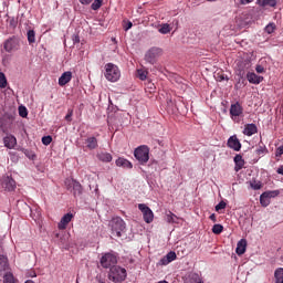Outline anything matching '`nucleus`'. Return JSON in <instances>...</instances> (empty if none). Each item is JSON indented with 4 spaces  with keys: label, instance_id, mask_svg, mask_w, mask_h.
Wrapping results in <instances>:
<instances>
[{
    "label": "nucleus",
    "instance_id": "nucleus-1",
    "mask_svg": "<svg viewBox=\"0 0 283 283\" xmlns=\"http://www.w3.org/2000/svg\"><path fill=\"white\" fill-rule=\"evenodd\" d=\"M17 117V112L12 108H3L2 115L0 117V127L2 132L10 129L12 123H14V118Z\"/></svg>",
    "mask_w": 283,
    "mask_h": 283
},
{
    "label": "nucleus",
    "instance_id": "nucleus-2",
    "mask_svg": "<svg viewBox=\"0 0 283 283\" xmlns=\"http://www.w3.org/2000/svg\"><path fill=\"white\" fill-rule=\"evenodd\" d=\"M105 72L104 76L106 81H109L111 83H116L120 80V69L114 63H107L104 66Z\"/></svg>",
    "mask_w": 283,
    "mask_h": 283
},
{
    "label": "nucleus",
    "instance_id": "nucleus-3",
    "mask_svg": "<svg viewBox=\"0 0 283 283\" xmlns=\"http://www.w3.org/2000/svg\"><path fill=\"white\" fill-rule=\"evenodd\" d=\"M108 280L114 283L125 282L127 280V270L120 266H112L108 272Z\"/></svg>",
    "mask_w": 283,
    "mask_h": 283
},
{
    "label": "nucleus",
    "instance_id": "nucleus-4",
    "mask_svg": "<svg viewBox=\"0 0 283 283\" xmlns=\"http://www.w3.org/2000/svg\"><path fill=\"white\" fill-rule=\"evenodd\" d=\"M109 224L112 229V234L115 238H122L123 232H125L126 229L125 220H123V218L120 217H115L111 220Z\"/></svg>",
    "mask_w": 283,
    "mask_h": 283
},
{
    "label": "nucleus",
    "instance_id": "nucleus-5",
    "mask_svg": "<svg viewBox=\"0 0 283 283\" xmlns=\"http://www.w3.org/2000/svg\"><path fill=\"white\" fill-rule=\"evenodd\" d=\"M64 185L71 193H73L74 198H77V196L83 195V186L81 182L76 181L75 179H65Z\"/></svg>",
    "mask_w": 283,
    "mask_h": 283
},
{
    "label": "nucleus",
    "instance_id": "nucleus-6",
    "mask_svg": "<svg viewBox=\"0 0 283 283\" xmlns=\"http://www.w3.org/2000/svg\"><path fill=\"white\" fill-rule=\"evenodd\" d=\"M134 156L139 165H147V163H149V147L139 146L135 149Z\"/></svg>",
    "mask_w": 283,
    "mask_h": 283
},
{
    "label": "nucleus",
    "instance_id": "nucleus-7",
    "mask_svg": "<svg viewBox=\"0 0 283 283\" xmlns=\"http://www.w3.org/2000/svg\"><path fill=\"white\" fill-rule=\"evenodd\" d=\"M3 50H6L9 54L12 52H18L21 50V40L17 36L9 38L3 43Z\"/></svg>",
    "mask_w": 283,
    "mask_h": 283
},
{
    "label": "nucleus",
    "instance_id": "nucleus-8",
    "mask_svg": "<svg viewBox=\"0 0 283 283\" xmlns=\"http://www.w3.org/2000/svg\"><path fill=\"white\" fill-rule=\"evenodd\" d=\"M0 187L4 191H14L17 189V181L11 176L4 175L0 178Z\"/></svg>",
    "mask_w": 283,
    "mask_h": 283
},
{
    "label": "nucleus",
    "instance_id": "nucleus-9",
    "mask_svg": "<svg viewBox=\"0 0 283 283\" xmlns=\"http://www.w3.org/2000/svg\"><path fill=\"white\" fill-rule=\"evenodd\" d=\"M138 209L143 213L144 222L151 224V222H154V211L145 203H139Z\"/></svg>",
    "mask_w": 283,
    "mask_h": 283
},
{
    "label": "nucleus",
    "instance_id": "nucleus-10",
    "mask_svg": "<svg viewBox=\"0 0 283 283\" xmlns=\"http://www.w3.org/2000/svg\"><path fill=\"white\" fill-rule=\"evenodd\" d=\"M158 56H163V49L160 48H151L145 55V60L147 63L154 65L156 63Z\"/></svg>",
    "mask_w": 283,
    "mask_h": 283
},
{
    "label": "nucleus",
    "instance_id": "nucleus-11",
    "mask_svg": "<svg viewBox=\"0 0 283 283\" xmlns=\"http://www.w3.org/2000/svg\"><path fill=\"white\" fill-rule=\"evenodd\" d=\"M117 262H118V259L116 258V255L112 253H105L101 259V264L103 269H109L111 266H115Z\"/></svg>",
    "mask_w": 283,
    "mask_h": 283
},
{
    "label": "nucleus",
    "instance_id": "nucleus-12",
    "mask_svg": "<svg viewBox=\"0 0 283 283\" xmlns=\"http://www.w3.org/2000/svg\"><path fill=\"white\" fill-rule=\"evenodd\" d=\"M74 214H72V212L64 214L61 221L57 223V229L60 231H65V229H67V226L72 222Z\"/></svg>",
    "mask_w": 283,
    "mask_h": 283
},
{
    "label": "nucleus",
    "instance_id": "nucleus-13",
    "mask_svg": "<svg viewBox=\"0 0 283 283\" xmlns=\"http://www.w3.org/2000/svg\"><path fill=\"white\" fill-rule=\"evenodd\" d=\"M227 145L230 149H233V151H240V149H242V144L240 143V139H238V136L235 135L231 136L228 139Z\"/></svg>",
    "mask_w": 283,
    "mask_h": 283
},
{
    "label": "nucleus",
    "instance_id": "nucleus-14",
    "mask_svg": "<svg viewBox=\"0 0 283 283\" xmlns=\"http://www.w3.org/2000/svg\"><path fill=\"white\" fill-rule=\"evenodd\" d=\"M271 198H275V192L273 191L263 192L260 196V202L262 207H269V205H271Z\"/></svg>",
    "mask_w": 283,
    "mask_h": 283
},
{
    "label": "nucleus",
    "instance_id": "nucleus-15",
    "mask_svg": "<svg viewBox=\"0 0 283 283\" xmlns=\"http://www.w3.org/2000/svg\"><path fill=\"white\" fill-rule=\"evenodd\" d=\"M181 109V111H180ZM188 108L168 107L167 112L170 116L178 118L179 116H187Z\"/></svg>",
    "mask_w": 283,
    "mask_h": 283
},
{
    "label": "nucleus",
    "instance_id": "nucleus-16",
    "mask_svg": "<svg viewBox=\"0 0 283 283\" xmlns=\"http://www.w3.org/2000/svg\"><path fill=\"white\" fill-rule=\"evenodd\" d=\"M247 78H248L249 83H252V85H260V83H262V81H264L263 76H260L252 72H249L247 74Z\"/></svg>",
    "mask_w": 283,
    "mask_h": 283
},
{
    "label": "nucleus",
    "instance_id": "nucleus-17",
    "mask_svg": "<svg viewBox=\"0 0 283 283\" xmlns=\"http://www.w3.org/2000/svg\"><path fill=\"white\" fill-rule=\"evenodd\" d=\"M3 143L7 149H14V147H17V137H14L13 135H7L3 138Z\"/></svg>",
    "mask_w": 283,
    "mask_h": 283
},
{
    "label": "nucleus",
    "instance_id": "nucleus-18",
    "mask_svg": "<svg viewBox=\"0 0 283 283\" xmlns=\"http://www.w3.org/2000/svg\"><path fill=\"white\" fill-rule=\"evenodd\" d=\"M177 255L176 252L170 251L167 253V255H165L160 261L159 264H161V266H167V264H171V262H174V260H176Z\"/></svg>",
    "mask_w": 283,
    "mask_h": 283
},
{
    "label": "nucleus",
    "instance_id": "nucleus-19",
    "mask_svg": "<svg viewBox=\"0 0 283 283\" xmlns=\"http://www.w3.org/2000/svg\"><path fill=\"white\" fill-rule=\"evenodd\" d=\"M70 81H72V72L66 71L60 76L59 86L64 87V85H67V83H70Z\"/></svg>",
    "mask_w": 283,
    "mask_h": 283
},
{
    "label": "nucleus",
    "instance_id": "nucleus-20",
    "mask_svg": "<svg viewBox=\"0 0 283 283\" xmlns=\"http://www.w3.org/2000/svg\"><path fill=\"white\" fill-rule=\"evenodd\" d=\"M96 158L101 161V163H112V160L114 159V157L112 156V154L107 153V151H99L96 155Z\"/></svg>",
    "mask_w": 283,
    "mask_h": 283
},
{
    "label": "nucleus",
    "instance_id": "nucleus-21",
    "mask_svg": "<svg viewBox=\"0 0 283 283\" xmlns=\"http://www.w3.org/2000/svg\"><path fill=\"white\" fill-rule=\"evenodd\" d=\"M115 165L117 167H123L124 169H132L134 167V165H132V161H129L123 157L117 158L115 161Z\"/></svg>",
    "mask_w": 283,
    "mask_h": 283
},
{
    "label": "nucleus",
    "instance_id": "nucleus-22",
    "mask_svg": "<svg viewBox=\"0 0 283 283\" xmlns=\"http://www.w3.org/2000/svg\"><path fill=\"white\" fill-rule=\"evenodd\" d=\"M237 255H244L247 253V241L244 239H241L235 249Z\"/></svg>",
    "mask_w": 283,
    "mask_h": 283
},
{
    "label": "nucleus",
    "instance_id": "nucleus-23",
    "mask_svg": "<svg viewBox=\"0 0 283 283\" xmlns=\"http://www.w3.org/2000/svg\"><path fill=\"white\" fill-rule=\"evenodd\" d=\"M256 3L261 6V8H275L277 0H256Z\"/></svg>",
    "mask_w": 283,
    "mask_h": 283
},
{
    "label": "nucleus",
    "instance_id": "nucleus-24",
    "mask_svg": "<svg viewBox=\"0 0 283 283\" xmlns=\"http://www.w3.org/2000/svg\"><path fill=\"white\" fill-rule=\"evenodd\" d=\"M245 136H253V134H258V126L255 124H248L243 130Z\"/></svg>",
    "mask_w": 283,
    "mask_h": 283
},
{
    "label": "nucleus",
    "instance_id": "nucleus-25",
    "mask_svg": "<svg viewBox=\"0 0 283 283\" xmlns=\"http://www.w3.org/2000/svg\"><path fill=\"white\" fill-rule=\"evenodd\" d=\"M234 170L240 171L244 168V159L242 158V155H235L234 157Z\"/></svg>",
    "mask_w": 283,
    "mask_h": 283
},
{
    "label": "nucleus",
    "instance_id": "nucleus-26",
    "mask_svg": "<svg viewBox=\"0 0 283 283\" xmlns=\"http://www.w3.org/2000/svg\"><path fill=\"white\" fill-rule=\"evenodd\" d=\"M85 145L87 149H96V147H98V139H96V137H88L85 140Z\"/></svg>",
    "mask_w": 283,
    "mask_h": 283
},
{
    "label": "nucleus",
    "instance_id": "nucleus-27",
    "mask_svg": "<svg viewBox=\"0 0 283 283\" xmlns=\"http://www.w3.org/2000/svg\"><path fill=\"white\" fill-rule=\"evenodd\" d=\"M230 115L233 120H237L239 116H242V107H231Z\"/></svg>",
    "mask_w": 283,
    "mask_h": 283
},
{
    "label": "nucleus",
    "instance_id": "nucleus-28",
    "mask_svg": "<svg viewBox=\"0 0 283 283\" xmlns=\"http://www.w3.org/2000/svg\"><path fill=\"white\" fill-rule=\"evenodd\" d=\"M275 283H283V268H279L274 271Z\"/></svg>",
    "mask_w": 283,
    "mask_h": 283
},
{
    "label": "nucleus",
    "instance_id": "nucleus-29",
    "mask_svg": "<svg viewBox=\"0 0 283 283\" xmlns=\"http://www.w3.org/2000/svg\"><path fill=\"white\" fill-rule=\"evenodd\" d=\"M2 271H8V258L6 255H0V273Z\"/></svg>",
    "mask_w": 283,
    "mask_h": 283
},
{
    "label": "nucleus",
    "instance_id": "nucleus-30",
    "mask_svg": "<svg viewBox=\"0 0 283 283\" xmlns=\"http://www.w3.org/2000/svg\"><path fill=\"white\" fill-rule=\"evenodd\" d=\"M158 32L160 34H169L171 32V27L168 23L161 24V27L158 29Z\"/></svg>",
    "mask_w": 283,
    "mask_h": 283
},
{
    "label": "nucleus",
    "instance_id": "nucleus-31",
    "mask_svg": "<svg viewBox=\"0 0 283 283\" xmlns=\"http://www.w3.org/2000/svg\"><path fill=\"white\" fill-rule=\"evenodd\" d=\"M27 36H28V41L30 43V45H32V43H35L36 42V33L34 32V30H29L28 33H27Z\"/></svg>",
    "mask_w": 283,
    "mask_h": 283
},
{
    "label": "nucleus",
    "instance_id": "nucleus-32",
    "mask_svg": "<svg viewBox=\"0 0 283 283\" xmlns=\"http://www.w3.org/2000/svg\"><path fill=\"white\" fill-rule=\"evenodd\" d=\"M0 87L1 90H6V87H8V78L3 72H0Z\"/></svg>",
    "mask_w": 283,
    "mask_h": 283
},
{
    "label": "nucleus",
    "instance_id": "nucleus-33",
    "mask_svg": "<svg viewBox=\"0 0 283 283\" xmlns=\"http://www.w3.org/2000/svg\"><path fill=\"white\" fill-rule=\"evenodd\" d=\"M222 231H224V227H222L220 223H217L212 227V233H214V235H220Z\"/></svg>",
    "mask_w": 283,
    "mask_h": 283
},
{
    "label": "nucleus",
    "instance_id": "nucleus-34",
    "mask_svg": "<svg viewBox=\"0 0 283 283\" xmlns=\"http://www.w3.org/2000/svg\"><path fill=\"white\" fill-rule=\"evenodd\" d=\"M3 283H17V280H14V275L9 272L4 274Z\"/></svg>",
    "mask_w": 283,
    "mask_h": 283
},
{
    "label": "nucleus",
    "instance_id": "nucleus-35",
    "mask_svg": "<svg viewBox=\"0 0 283 283\" xmlns=\"http://www.w3.org/2000/svg\"><path fill=\"white\" fill-rule=\"evenodd\" d=\"M22 151L24 156H27V158H29L30 160H34L36 158V154H34V151L30 149H23Z\"/></svg>",
    "mask_w": 283,
    "mask_h": 283
},
{
    "label": "nucleus",
    "instance_id": "nucleus-36",
    "mask_svg": "<svg viewBox=\"0 0 283 283\" xmlns=\"http://www.w3.org/2000/svg\"><path fill=\"white\" fill-rule=\"evenodd\" d=\"M250 187L251 189H254V191H258L262 189V182L256 180L250 181Z\"/></svg>",
    "mask_w": 283,
    "mask_h": 283
},
{
    "label": "nucleus",
    "instance_id": "nucleus-37",
    "mask_svg": "<svg viewBox=\"0 0 283 283\" xmlns=\"http://www.w3.org/2000/svg\"><path fill=\"white\" fill-rule=\"evenodd\" d=\"M104 0H94L91 4L92 10H101Z\"/></svg>",
    "mask_w": 283,
    "mask_h": 283
},
{
    "label": "nucleus",
    "instance_id": "nucleus-38",
    "mask_svg": "<svg viewBox=\"0 0 283 283\" xmlns=\"http://www.w3.org/2000/svg\"><path fill=\"white\" fill-rule=\"evenodd\" d=\"M147 74H149L145 70H137V76L140 81H147Z\"/></svg>",
    "mask_w": 283,
    "mask_h": 283
},
{
    "label": "nucleus",
    "instance_id": "nucleus-39",
    "mask_svg": "<svg viewBox=\"0 0 283 283\" xmlns=\"http://www.w3.org/2000/svg\"><path fill=\"white\" fill-rule=\"evenodd\" d=\"M166 220L169 223H174L176 220H178V217L174 214V212L169 211V213L166 216Z\"/></svg>",
    "mask_w": 283,
    "mask_h": 283
},
{
    "label": "nucleus",
    "instance_id": "nucleus-40",
    "mask_svg": "<svg viewBox=\"0 0 283 283\" xmlns=\"http://www.w3.org/2000/svg\"><path fill=\"white\" fill-rule=\"evenodd\" d=\"M188 283H202V280H200V275L193 273L190 275Z\"/></svg>",
    "mask_w": 283,
    "mask_h": 283
},
{
    "label": "nucleus",
    "instance_id": "nucleus-41",
    "mask_svg": "<svg viewBox=\"0 0 283 283\" xmlns=\"http://www.w3.org/2000/svg\"><path fill=\"white\" fill-rule=\"evenodd\" d=\"M265 32L268 34H273L275 32V23H269L266 27H265Z\"/></svg>",
    "mask_w": 283,
    "mask_h": 283
},
{
    "label": "nucleus",
    "instance_id": "nucleus-42",
    "mask_svg": "<svg viewBox=\"0 0 283 283\" xmlns=\"http://www.w3.org/2000/svg\"><path fill=\"white\" fill-rule=\"evenodd\" d=\"M19 116L22 118H28V108L27 107H19Z\"/></svg>",
    "mask_w": 283,
    "mask_h": 283
},
{
    "label": "nucleus",
    "instance_id": "nucleus-43",
    "mask_svg": "<svg viewBox=\"0 0 283 283\" xmlns=\"http://www.w3.org/2000/svg\"><path fill=\"white\" fill-rule=\"evenodd\" d=\"M222 209H227V202L221 201L216 206V211H222Z\"/></svg>",
    "mask_w": 283,
    "mask_h": 283
},
{
    "label": "nucleus",
    "instance_id": "nucleus-44",
    "mask_svg": "<svg viewBox=\"0 0 283 283\" xmlns=\"http://www.w3.org/2000/svg\"><path fill=\"white\" fill-rule=\"evenodd\" d=\"M42 143L46 146L50 145L52 143V136L48 135L42 137Z\"/></svg>",
    "mask_w": 283,
    "mask_h": 283
},
{
    "label": "nucleus",
    "instance_id": "nucleus-45",
    "mask_svg": "<svg viewBox=\"0 0 283 283\" xmlns=\"http://www.w3.org/2000/svg\"><path fill=\"white\" fill-rule=\"evenodd\" d=\"M134 23H132V21H124V30L125 32H127L128 30H132Z\"/></svg>",
    "mask_w": 283,
    "mask_h": 283
},
{
    "label": "nucleus",
    "instance_id": "nucleus-46",
    "mask_svg": "<svg viewBox=\"0 0 283 283\" xmlns=\"http://www.w3.org/2000/svg\"><path fill=\"white\" fill-rule=\"evenodd\" d=\"M74 114V111L69 109L66 116H65V120H67V123H72V115Z\"/></svg>",
    "mask_w": 283,
    "mask_h": 283
},
{
    "label": "nucleus",
    "instance_id": "nucleus-47",
    "mask_svg": "<svg viewBox=\"0 0 283 283\" xmlns=\"http://www.w3.org/2000/svg\"><path fill=\"white\" fill-rule=\"evenodd\" d=\"M282 155H283V146H280L279 148H276L275 156L276 158H280V156Z\"/></svg>",
    "mask_w": 283,
    "mask_h": 283
},
{
    "label": "nucleus",
    "instance_id": "nucleus-48",
    "mask_svg": "<svg viewBox=\"0 0 283 283\" xmlns=\"http://www.w3.org/2000/svg\"><path fill=\"white\" fill-rule=\"evenodd\" d=\"M255 71L258 72V74H264V66L256 65Z\"/></svg>",
    "mask_w": 283,
    "mask_h": 283
},
{
    "label": "nucleus",
    "instance_id": "nucleus-49",
    "mask_svg": "<svg viewBox=\"0 0 283 283\" xmlns=\"http://www.w3.org/2000/svg\"><path fill=\"white\" fill-rule=\"evenodd\" d=\"M82 6H90L94 0H78Z\"/></svg>",
    "mask_w": 283,
    "mask_h": 283
},
{
    "label": "nucleus",
    "instance_id": "nucleus-50",
    "mask_svg": "<svg viewBox=\"0 0 283 283\" xmlns=\"http://www.w3.org/2000/svg\"><path fill=\"white\" fill-rule=\"evenodd\" d=\"M248 3H253V0H240L241 6H248Z\"/></svg>",
    "mask_w": 283,
    "mask_h": 283
},
{
    "label": "nucleus",
    "instance_id": "nucleus-51",
    "mask_svg": "<svg viewBox=\"0 0 283 283\" xmlns=\"http://www.w3.org/2000/svg\"><path fill=\"white\" fill-rule=\"evenodd\" d=\"M276 174H279L280 176H283V165H281L277 170Z\"/></svg>",
    "mask_w": 283,
    "mask_h": 283
},
{
    "label": "nucleus",
    "instance_id": "nucleus-52",
    "mask_svg": "<svg viewBox=\"0 0 283 283\" xmlns=\"http://www.w3.org/2000/svg\"><path fill=\"white\" fill-rule=\"evenodd\" d=\"M74 43H81V40L78 39V35H75V38L73 39Z\"/></svg>",
    "mask_w": 283,
    "mask_h": 283
},
{
    "label": "nucleus",
    "instance_id": "nucleus-53",
    "mask_svg": "<svg viewBox=\"0 0 283 283\" xmlns=\"http://www.w3.org/2000/svg\"><path fill=\"white\" fill-rule=\"evenodd\" d=\"M210 220H212V222H216V213H212V214L210 216Z\"/></svg>",
    "mask_w": 283,
    "mask_h": 283
},
{
    "label": "nucleus",
    "instance_id": "nucleus-54",
    "mask_svg": "<svg viewBox=\"0 0 283 283\" xmlns=\"http://www.w3.org/2000/svg\"><path fill=\"white\" fill-rule=\"evenodd\" d=\"M239 76H240L241 78H244V71H240V72H239Z\"/></svg>",
    "mask_w": 283,
    "mask_h": 283
},
{
    "label": "nucleus",
    "instance_id": "nucleus-55",
    "mask_svg": "<svg viewBox=\"0 0 283 283\" xmlns=\"http://www.w3.org/2000/svg\"><path fill=\"white\" fill-rule=\"evenodd\" d=\"M219 81H224V75H220Z\"/></svg>",
    "mask_w": 283,
    "mask_h": 283
},
{
    "label": "nucleus",
    "instance_id": "nucleus-56",
    "mask_svg": "<svg viewBox=\"0 0 283 283\" xmlns=\"http://www.w3.org/2000/svg\"><path fill=\"white\" fill-rule=\"evenodd\" d=\"M24 283H34V281L28 280V281H25Z\"/></svg>",
    "mask_w": 283,
    "mask_h": 283
},
{
    "label": "nucleus",
    "instance_id": "nucleus-57",
    "mask_svg": "<svg viewBox=\"0 0 283 283\" xmlns=\"http://www.w3.org/2000/svg\"><path fill=\"white\" fill-rule=\"evenodd\" d=\"M231 107H237V104H231Z\"/></svg>",
    "mask_w": 283,
    "mask_h": 283
},
{
    "label": "nucleus",
    "instance_id": "nucleus-58",
    "mask_svg": "<svg viewBox=\"0 0 283 283\" xmlns=\"http://www.w3.org/2000/svg\"><path fill=\"white\" fill-rule=\"evenodd\" d=\"M99 283H105V281H99Z\"/></svg>",
    "mask_w": 283,
    "mask_h": 283
},
{
    "label": "nucleus",
    "instance_id": "nucleus-59",
    "mask_svg": "<svg viewBox=\"0 0 283 283\" xmlns=\"http://www.w3.org/2000/svg\"><path fill=\"white\" fill-rule=\"evenodd\" d=\"M208 1H217V0H208Z\"/></svg>",
    "mask_w": 283,
    "mask_h": 283
},
{
    "label": "nucleus",
    "instance_id": "nucleus-60",
    "mask_svg": "<svg viewBox=\"0 0 283 283\" xmlns=\"http://www.w3.org/2000/svg\"><path fill=\"white\" fill-rule=\"evenodd\" d=\"M20 107H23V105H20Z\"/></svg>",
    "mask_w": 283,
    "mask_h": 283
}]
</instances>
